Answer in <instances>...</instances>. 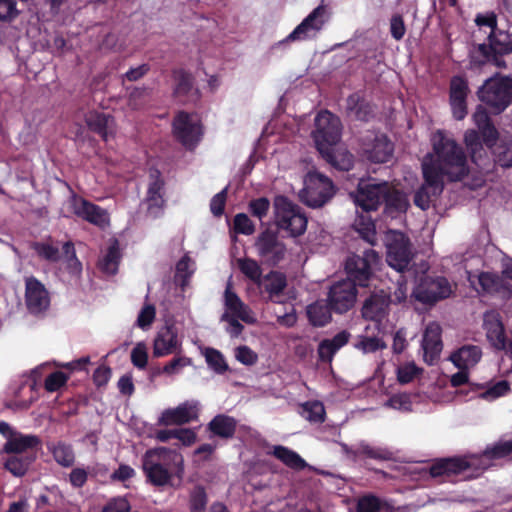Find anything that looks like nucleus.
<instances>
[{
    "mask_svg": "<svg viewBox=\"0 0 512 512\" xmlns=\"http://www.w3.org/2000/svg\"><path fill=\"white\" fill-rule=\"evenodd\" d=\"M432 142L436 159L422 163L424 181L413 199L414 204L424 211L442 194L445 177L451 182L461 181L469 172L466 153L454 139L438 130Z\"/></svg>",
    "mask_w": 512,
    "mask_h": 512,
    "instance_id": "nucleus-1",
    "label": "nucleus"
},
{
    "mask_svg": "<svg viewBox=\"0 0 512 512\" xmlns=\"http://www.w3.org/2000/svg\"><path fill=\"white\" fill-rule=\"evenodd\" d=\"M379 261L377 252L365 249L362 255L352 254L345 263L347 279L333 283L327 295L333 312L343 314L352 309L357 298V286L366 287L372 276V266Z\"/></svg>",
    "mask_w": 512,
    "mask_h": 512,
    "instance_id": "nucleus-2",
    "label": "nucleus"
},
{
    "mask_svg": "<svg viewBox=\"0 0 512 512\" xmlns=\"http://www.w3.org/2000/svg\"><path fill=\"white\" fill-rule=\"evenodd\" d=\"M488 466L480 455L454 456L437 459L429 473L432 478H441V482H452L459 475H463L464 480H471L478 478Z\"/></svg>",
    "mask_w": 512,
    "mask_h": 512,
    "instance_id": "nucleus-3",
    "label": "nucleus"
},
{
    "mask_svg": "<svg viewBox=\"0 0 512 512\" xmlns=\"http://www.w3.org/2000/svg\"><path fill=\"white\" fill-rule=\"evenodd\" d=\"M477 97L493 114H500L512 104V76L495 73L477 90Z\"/></svg>",
    "mask_w": 512,
    "mask_h": 512,
    "instance_id": "nucleus-4",
    "label": "nucleus"
},
{
    "mask_svg": "<svg viewBox=\"0 0 512 512\" xmlns=\"http://www.w3.org/2000/svg\"><path fill=\"white\" fill-rule=\"evenodd\" d=\"M336 190L329 177L318 171H309L304 178V187L299 197L308 207L320 208L334 197Z\"/></svg>",
    "mask_w": 512,
    "mask_h": 512,
    "instance_id": "nucleus-5",
    "label": "nucleus"
},
{
    "mask_svg": "<svg viewBox=\"0 0 512 512\" xmlns=\"http://www.w3.org/2000/svg\"><path fill=\"white\" fill-rule=\"evenodd\" d=\"M275 222L279 229L286 230L292 237H297L306 231L307 218L301 213L300 207L288 197L278 195L273 203Z\"/></svg>",
    "mask_w": 512,
    "mask_h": 512,
    "instance_id": "nucleus-6",
    "label": "nucleus"
},
{
    "mask_svg": "<svg viewBox=\"0 0 512 512\" xmlns=\"http://www.w3.org/2000/svg\"><path fill=\"white\" fill-rule=\"evenodd\" d=\"M342 124L338 116L328 110L320 111L315 118L313 138L319 153L334 147L341 138Z\"/></svg>",
    "mask_w": 512,
    "mask_h": 512,
    "instance_id": "nucleus-7",
    "label": "nucleus"
},
{
    "mask_svg": "<svg viewBox=\"0 0 512 512\" xmlns=\"http://www.w3.org/2000/svg\"><path fill=\"white\" fill-rule=\"evenodd\" d=\"M453 293L452 286L443 276H424L413 290L414 298L424 305H435Z\"/></svg>",
    "mask_w": 512,
    "mask_h": 512,
    "instance_id": "nucleus-8",
    "label": "nucleus"
},
{
    "mask_svg": "<svg viewBox=\"0 0 512 512\" xmlns=\"http://www.w3.org/2000/svg\"><path fill=\"white\" fill-rule=\"evenodd\" d=\"M172 131L175 139L188 150L194 149L203 135L200 121L186 111H180L175 115Z\"/></svg>",
    "mask_w": 512,
    "mask_h": 512,
    "instance_id": "nucleus-9",
    "label": "nucleus"
},
{
    "mask_svg": "<svg viewBox=\"0 0 512 512\" xmlns=\"http://www.w3.org/2000/svg\"><path fill=\"white\" fill-rule=\"evenodd\" d=\"M411 242L400 231H391L387 235V263L398 272L406 270L412 260Z\"/></svg>",
    "mask_w": 512,
    "mask_h": 512,
    "instance_id": "nucleus-10",
    "label": "nucleus"
},
{
    "mask_svg": "<svg viewBox=\"0 0 512 512\" xmlns=\"http://www.w3.org/2000/svg\"><path fill=\"white\" fill-rule=\"evenodd\" d=\"M258 256L268 265L276 266L286 256V245L279 240L278 231L265 229L255 241Z\"/></svg>",
    "mask_w": 512,
    "mask_h": 512,
    "instance_id": "nucleus-11",
    "label": "nucleus"
},
{
    "mask_svg": "<svg viewBox=\"0 0 512 512\" xmlns=\"http://www.w3.org/2000/svg\"><path fill=\"white\" fill-rule=\"evenodd\" d=\"M167 449L164 447L149 449L142 457V470L149 483L156 487H163L170 483L172 474L161 463V456Z\"/></svg>",
    "mask_w": 512,
    "mask_h": 512,
    "instance_id": "nucleus-12",
    "label": "nucleus"
},
{
    "mask_svg": "<svg viewBox=\"0 0 512 512\" xmlns=\"http://www.w3.org/2000/svg\"><path fill=\"white\" fill-rule=\"evenodd\" d=\"M388 183L360 182L355 194V203L363 211H375L387 196Z\"/></svg>",
    "mask_w": 512,
    "mask_h": 512,
    "instance_id": "nucleus-13",
    "label": "nucleus"
},
{
    "mask_svg": "<svg viewBox=\"0 0 512 512\" xmlns=\"http://www.w3.org/2000/svg\"><path fill=\"white\" fill-rule=\"evenodd\" d=\"M25 304L32 315H40L50 306V295L44 284L34 276L25 279Z\"/></svg>",
    "mask_w": 512,
    "mask_h": 512,
    "instance_id": "nucleus-14",
    "label": "nucleus"
},
{
    "mask_svg": "<svg viewBox=\"0 0 512 512\" xmlns=\"http://www.w3.org/2000/svg\"><path fill=\"white\" fill-rule=\"evenodd\" d=\"M468 93L469 86L464 77L455 75L450 79L449 104L453 117L458 121L463 120L468 114Z\"/></svg>",
    "mask_w": 512,
    "mask_h": 512,
    "instance_id": "nucleus-15",
    "label": "nucleus"
},
{
    "mask_svg": "<svg viewBox=\"0 0 512 512\" xmlns=\"http://www.w3.org/2000/svg\"><path fill=\"white\" fill-rule=\"evenodd\" d=\"M483 328L491 346L496 350H505L507 338L500 313L496 310L486 311L483 315Z\"/></svg>",
    "mask_w": 512,
    "mask_h": 512,
    "instance_id": "nucleus-16",
    "label": "nucleus"
},
{
    "mask_svg": "<svg viewBox=\"0 0 512 512\" xmlns=\"http://www.w3.org/2000/svg\"><path fill=\"white\" fill-rule=\"evenodd\" d=\"M198 418L195 404L188 401L179 404L175 408L165 409L158 420L161 426H181Z\"/></svg>",
    "mask_w": 512,
    "mask_h": 512,
    "instance_id": "nucleus-17",
    "label": "nucleus"
},
{
    "mask_svg": "<svg viewBox=\"0 0 512 512\" xmlns=\"http://www.w3.org/2000/svg\"><path fill=\"white\" fill-rule=\"evenodd\" d=\"M181 347L178 331L174 325L161 327L153 341V356L156 358L173 354Z\"/></svg>",
    "mask_w": 512,
    "mask_h": 512,
    "instance_id": "nucleus-18",
    "label": "nucleus"
},
{
    "mask_svg": "<svg viewBox=\"0 0 512 512\" xmlns=\"http://www.w3.org/2000/svg\"><path fill=\"white\" fill-rule=\"evenodd\" d=\"M175 79L174 97L182 104L195 103L200 98V93L194 87V78L191 73L184 69L173 71Z\"/></svg>",
    "mask_w": 512,
    "mask_h": 512,
    "instance_id": "nucleus-19",
    "label": "nucleus"
},
{
    "mask_svg": "<svg viewBox=\"0 0 512 512\" xmlns=\"http://www.w3.org/2000/svg\"><path fill=\"white\" fill-rule=\"evenodd\" d=\"M345 115L352 120L368 122L374 117V107L363 93L354 92L345 101Z\"/></svg>",
    "mask_w": 512,
    "mask_h": 512,
    "instance_id": "nucleus-20",
    "label": "nucleus"
},
{
    "mask_svg": "<svg viewBox=\"0 0 512 512\" xmlns=\"http://www.w3.org/2000/svg\"><path fill=\"white\" fill-rule=\"evenodd\" d=\"M393 300L384 291L371 294L361 309L363 318L375 322H381L388 315V308Z\"/></svg>",
    "mask_w": 512,
    "mask_h": 512,
    "instance_id": "nucleus-21",
    "label": "nucleus"
},
{
    "mask_svg": "<svg viewBox=\"0 0 512 512\" xmlns=\"http://www.w3.org/2000/svg\"><path fill=\"white\" fill-rule=\"evenodd\" d=\"M480 131L468 130L464 135V141L470 150L472 162L481 170H490V157L488 149L483 147Z\"/></svg>",
    "mask_w": 512,
    "mask_h": 512,
    "instance_id": "nucleus-22",
    "label": "nucleus"
},
{
    "mask_svg": "<svg viewBox=\"0 0 512 512\" xmlns=\"http://www.w3.org/2000/svg\"><path fill=\"white\" fill-rule=\"evenodd\" d=\"M441 327L436 323L427 325L422 339L425 361L432 364L440 356L443 349Z\"/></svg>",
    "mask_w": 512,
    "mask_h": 512,
    "instance_id": "nucleus-23",
    "label": "nucleus"
},
{
    "mask_svg": "<svg viewBox=\"0 0 512 512\" xmlns=\"http://www.w3.org/2000/svg\"><path fill=\"white\" fill-rule=\"evenodd\" d=\"M41 445V440L36 435H25L16 433L12 438L8 439L4 444L3 451L8 454L21 455H35L36 451Z\"/></svg>",
    "mask_w": 512,
    "mask_h": 512,
    "instance_id": "nucleus-24",
    "label": "nucleus"
},
{
    "mask_svg": "<svg viewBox=\"0 0 512 512\" xmlns=\"http://www.w3.org/2000/svg\"><path fill=\"white\" fill-rule=\"evenodd\" d=\"M366 158L373 163H386L393 155L394 145L385 135H375L372 142L364 147Z\"/></svg>",
    "mask_w": 512,
    "mask_h": 512,
    "instance_id": "nucleus-25",
    "label": "nucleus"
},
{
    "mask_svg": "<svg viewBox=\"0 0 512 512\" xmlns=\"http://www.w3.org/2000/svg\"><path fill=\"white\" fill-rule=\"evenodd\" d=\"M472 118L481 133L485 146L491 147L495 142H497L499 133L494 126L486 108L482 105H478L472 115Z\"/></svg>",
    "mask_w": 512,
    "mask_h": 512,
    "instance_id": "nucleus-26",
    "label": "nucleus"
},
{
    "mask_svg": "<svg viewBox=\"0 0 512 512\" xmlns=\"http://www.w3.org/2000/svg\"><path fill=\"white\" fill-rule=\"evenodd\" d=\"M224 305L226 312L230 315L239 317L241 321L247 324L255 323L256 319L251 315L250 308L232 290L230 283L227 285L224 292Z\"/></svg>",
    "mask_w": 512,
    "mask_h": 512,
    "instance_id": "nucleus-27",
    "label": "nucleus"
},
{
    "mask_svg": "<svg viewBox=\"0 0 512 512\" xmlns=\"http://www.w3.org/2000/svg\"><path fill=\"white\" fill-rule=\"evenodd\" d=\"M509 391V383L506 380H501L488 389H485L483 384L469 383V389H461L459 393L469 396V399L480 397L485 400H494L506 395Z\"/></svg>",
    "mask_w": 512,
    "mask_h": 512,
    "instance_id": "nucleus-28",
    "label": "nucleus"
},
{
    "mask_svg": "<svg viewBox=\"0 0 512 512\" xmlns=\"http://www.w3.org/2000/svg\"><path fill=\"white\" fill-rule=\"evenodd\" d=\"M482 358V350L477 345H463L450 355V361L459 370H468L474 367Z\"/></svg>",
    "mask_w": 512,
    "mask_h": 512,
    "instance_id": "nucleus-29",
    "label": "nucleus"
},
{
    "mask_svg": "<svg viewBox=\"0 0 512 512\" xmlns=\"http://www.w3.org/2000/svg\"><path fill=\"white\" fill-rule=\"evenodd\" d=\"M75 214L87 222L101 228L109 224V215L107 211L85 199H82L80 204L76 206Z\"/></svg>",
    "mask_w": 512,
    "mask_h": 512,
    "instance_id": "nucleus-30",
    "label": "nucleus"
},
{
    "mask_svg": "<svg viewBox=\"0 0 512 512\" xmlns=\"http://www.w3.org/2000/svg\"><path fill=\"white\" fill-rule=\"evenodd\" d=\"M150 183L147 190V203L148 208H158L161 209L164 206L165 200L163 198V188H164V180L161 177V172L152 168L149 172Z\"/></svg>",
    "mask_w": 512,
    "mask_h": 512,
    "instance_id": "nucleus-31",
    "label": "nucleus"
},
{
    "mask_svg": "<svg viewBox=\"0 0 512 512\" xmlns=\"http://www.w3.org/2000/svg\"><path fill=\"white\" fill-rule=\"evenodd\" d=\"M325 13L323 6L315 8L287 37V40H301L307 37L310 30H318L321 28L322 21L318 19Z\"/></svg>",
    "mask_w": 512,
    "mask_h": 512,
    "instance_id": "nucleus-32",
    "label": "nucleus"
},
{
    "mask_svg": "<svg viewBox=\"0 0 512 512\" xmlns=\"http://www.w3.org/2000/svg\"><path fill=\"white\" fill-rule=\"evenodd\" d=\"M237 428L235 418L225 415H216L207 425V429L214 435L222 439L233 438Z\"/></svg>",
    "mask_w": 512,
    "mask_h": 512,
    "instance_id": "nucleus-33",
    "label": "nucleus"
},
{
    "mask_svg": "<svg viewBox=\"0 0 512 512\" xmlns=\"http://www.w3.org/2000/svg\"><path fill=\"white\" fill-rule=\"evenodd\" d=\"M333 309L326 300H317L307 306V317L309 322L315 327H323L327 325L331 319Z\"/></svg>",
    "mask_w": 512,
    "mask_h": 512,
    "instance_id": "nucleus-34",
    "label": "nucleus"
},
{
    "mask_svg": "<svg viewBox=\"0 0 512 512\" xmlns=\"http://www.w3.org/2000/svg\"><path fill=\"white\" fill-rule=\"evenodd\" d=\"M264 278L266 281L264 289L269 295V300L280 303V297L287 286L286 276L281 272L271 271Z\"/></svg>",
    "mask_w": 512,
    "mask_h": 512,
    "instance_id": "nucleus-35",
    "label": "nucleus"
},
{
    "mask_svg": "<svg viewBox=\"0 0 512 512\" xmlns=\"http://www.w3.org/2000/svg\"><path fill=\"white\" fill-rule=\"evenodd\" d=\"M268 454L274 456L289 468L302 470L306 467L305 460L298 453L288 447L275 445L273 446L272 451L268 452Z\"/></svg>",
    "mask_w": 512,
    "mask_h": 512,
    "instance_id": "nucleus-36",
    "label": "nucleus"
},
{
    "mask_svg": "<svg viewBox=\"0 0 512 512\" xmlns=\"http://www.w3.org/2000/svg\"><path fill=\"white\" fill-rule=\"evenodd\" d=\"M488 62L493 63L499 68L506 67V62L494 53L491 42L479 44L471 56V63L476 66H483Z\"/></svg>",
    "mask_w": 512,
    "mask_h": 512,
    "instance_id": "nucleus-37",
    "label": "nucleus"
},
{
    "mask_svg": "<svg viewBox=\"0 0 512 512\" xmlns=\"http://www.w3.org/2000/svg\"><path fill=\"white\" fill-rule=\"evenodd\" d=\"M488 42H491L494 53L499 58L512 53V34L508 31L502 29L490 31Z\"/></svg>",
    "mask_w": 512,
    "mask_h": 512,
    "instance_id": "nucleus-38",
    "label": "nucleus"
},
{
    "mask_svg": "<svg viewBox=\"0 0 512 512\" xmlns=\"http://www.w3.org/2000/svg\"><path fill=\"white\" fill-rule=\"evenodd\" d=\"M113 118L109 114L97 111L90 112L85 117L88 128L98 134L104 141L108 140V128Z\"/></svg>",
    "mask_w": 512,
    "mask_h": 512,
    "instance_id": "nucleus-39",
    "label": "nucleus"
},
{
    "mask_svg": "<svg viewBox=\"0 0 512 512\" xmlns=\"http://www.w3.org/2000/svg\"><path fill=\"white\" fill-rule=\"evenodd\" d=\"M320 154L329 164L341 171H349L354 165V156L348 151H335L332 147Z\"/></svg>",
    "mask_w": 512,
    "mask_h": 512,
    "instance_id": "nucleus-40",
    "label": "nucleus"
},
{
    "mask_svg": "<svg viewBox=\"0 0 512 512\" xmlns=\"http://www.w3.org/2000/svg\"><path fill=\"white\" fill-rule=\"evenodd\" d=\"M48 449L53 455L54 460L62 467H71L75 463V453L71 444L58 441L48 445Z\"/></svg>",
    "mask_w": 512,
    "mask_h": 512,
    "instance_id": "nucleus-41",
    "label": "nucleus"
},
{
    "mask_svg": "<svg viewBox=\"0 0 512 512\" xmlns=\"http://www.w3.org/2000/svg\"><path fill=\"white\" fill-rule=\"evenodd\" d=\"M388 212L405 213L409 206V200L405 193L392 189L388 184L387 196L383 202Z\"/></svg>",
    "mask_w": 512,
    "mask_h": 512,
    "instance_id": "nucleus-42",
    "label": "nucleus"
},
{
    "mask_svg": "<svg viewBox=\"0 0 512 512\" xmlns=\"http://www.w3.org/2000/svg\"><path fill=\"white\" fill-rule=\"evenodd\" d=\"M300 415L312 423H323L326 418L325 407L318 400L306 401L300 405Z\"/></svg>",
    "mask_w": 512,
    "mask_h": 512,
    "instance_id": "nucleus-43",
    "label": "nucleus"
},
{
    "mask_svg": "<svg viewBox=\"0 0 512 512\" xmlns=\"http://www.w3.org/2000/svg\"><path fill=\"white\" fill-rule=\"evenodd\" d=\"M121 260V253L119 249L118 241L115 240L109 247L108 250L103 257V259L99 262L100 269L110 275H115L118 271V266Z\"/></svg>",
    "mask_w": 512,
    "mask_h": 512,
    "instance_id": "nucleus-44",
    "label": "nucleus"
},
{
    "mask_svg": "<svg viewBox=\"0 0 512 512\" xmlns=\"http://www.w3.org/2000/svg\"><path fill=\"white\" fill-rule=\"evenodd\" d=\"M35 458V455L22 456L13 454L7 458L4 467L14 476L21 477L26 474Z\"/></svg>",
    "mask_w": 512,
    "mask_h": 512,
    "instance_id": "nucleus-45",
    "label": "nucleus"
},
{
    "mask_svg": "<svg viewBox=\"0 0 512 512\" xmlns=\"http://www.w3.org/2000/svg\"><path fill=\"white\" fill-rule=\"evenodd\" d=\"M493 156V166L498 165L503 168L512 167V149L505 144H496L486 147ZM492 164L490 163V168Z\"/></svg>",
    "mask_w": 512,
    "mask_h": 512,
    "instance_id": "nucleus-46",
    "label": "nucleus"
},
{
    "mask_svg": "<svg viewBox=\"0 0 512 512\" xmlns=\"http://www.w3.org/2000/svg\"><path fill=\"white\" fill-rule=\"evenodd\" d=\"M238 266L241 273L247 278L257 285L261 284L262 269L256 260L251 258L240 259L238 260Z\"/></svg>",
    "mask_w": 512,
    "mask_h": 512,
    "instance_id": "nucleus-47",
    "label": "nucleus"
},
{
    "mask_svg": "<svg viewBox=\"0 0 512 512\" xmlns=\"http://www.w3.org/2000/svg\"><path fill=\"white\" fill-rule=\"evenodd\" d=\"M35 253L49 262H58L61 258L59 248L50 242H33L31 245Z\"/></svg>",
    "mask_w": 512,
    "mask_h": 512,
    "instance_id": "nucleus-48",
    "label": "nucleus"
},
{
    "mask_svg": "<svg viewBox=\"0 0 512 512\" xmlns=\"http://www.w3.org/2000/svg\"><path fill=\"white\" fill-rule=\"evenodd\" d=\"M353 346L364 354L374 353L386 348L385 342L376 336H359Z\"/></svg>",
    "mask_w": 512,
    "mask_h": 512,
    "instance_id": "nucleus-49",
    "label": "nucleus"
},
{
    "mask_svg": "<svg viewBox=\"0 0 512 512\" xmlns=\"http://www.w3.org/2000/svg\"><path fill=\"white\" fill-rule=\"evenodd\" d=\"M205 359L207 365L218 374H224L229 369L224 355L215 348L206 349Z\"/></svg>",
    "mask_w": 512,
    "mask_h": 512,
    "instance_id": "nucleus-50",
    "label": "nucleus"
},
{
    "mask_svg": "<svg viewBox=\"0 0 512 512\" xmlns=\"http://www.w3.org/2000/svg\"><path fill=\"white\" fill-rule=\"evenodd\" d=\"M208 498L205 488L201 485L195 486L190 493V512H206Z\"/></svg>",
    "mask_w": 512,
    "mask_h": 512,
    "instance_id": "nucleus-51",
    "label": "nucleus"
},
{
    "mask_svg": "<svg viewBox=\"0 0 512 512\" xmlns=\"http://www.w3.org/2000/svg\"><path fill=\"white\" fill-rule=\"evenodd\" d=\"M512 454V439L498 442L492 447H487L483 455L484 460H493L507 457Z\"/></svg>",
    "mask_w": 512,
    "mask_h": 512,
    "instance_id": "nucleus-52",
    "label": "nucleus"
},
{
    "mask_svg": "<svg viewBox=\"0 0 512 512\" xmlns=\"http://www.w3.org/2000/svg\"><path fill=\"white\" fill-rule=\"evenodd\" d=\"M478 281L483 291L490 294L500 292L503 287V281L499 276L489 272H482L479 275Z\"/></svg>",
    "mask_w": 512,
    "mask_h": 512,
    "instance_id": "nucleus-53",
    "label": "nucleus"
},
{
    "mask_svg": "<svg viewBox=\"0 0 512 512\" xmlns=\"http://www.w3.org/2000/svg\"><path fill=\"white\" fill-rule=\"evenodd\" d=\"M190 265L191 259L188 255H184L176 264L175 279L180 282L181 286H185L193 274Z\"/></svg>",
    "mask_w": 512,
    "mask_h": 512,
    "instance_id": "nucleus-54",
    "label": "nucleus"
},
{
    "mask_svg": "<svg viewBox=\"0 0 512 512\" xmlns=\"http://www.w3.org/2000/svg\"><path fill=\"white\" fill-rule=\"evenodd\" d=\"M69 376L62 371H54L50 373L44 382V388L48 392H56L61 387L65 386Z\"/></svg>",
    "mask_w": 512,
    "mask_h": 512,
    "instance_id": "nucleus-55",
    "label": "nucleus"
},
{
    "mask_svg": "<svg viewBox=\"0 0 512 512\" xmlns=\"http://www.w3.org/2000/svg\"><path fill=\"white\" fill-rule=\"evenodd\" d=\"M233 228L236 233L251 235L255 231V225L245 213H238L234 216Z\"/></svg>",
    "mask_w": 512,
    "mask_h": 512,
    "instance_id": "nucleus-56",
    "label": "nucleus"
},
{
    "mask_svg": "<svg viewBox=\"0 0 512 512\" xmlns=\"http://www.w3.org/2000/svg\"><path fill=\"white\" fill-rule=\"evenodd\" d=\"M20 14L17 0H0V22H11Z\"/></svg>",
    "mask_w": 512,
    "mask_h": 512,
    "instance_id": "nucleus-57",
    "label": "nucleus"
},
{
    "mask_svg": "<svg viewBox=\"0 0 512 512\" xmlns=\"http://www.w3.org/2000/svg\"><path fill=\"white\" fill-rule=\"evenodd\" d=\"M270 201L266 197L253 199L248 204L250 214L259 220H262L268 214Z\"/></svg>",
    "mask_w": 512,
    "mask_h": 512,
    "instance_id": "nucleus-58",
    "label": "nucleus"
},
{
    "mask_svg": "<svg viewBox=\"0 0 512 512\" xmlns=\"http://www.w3.org/2000/svg\"><path fill=\"white\" fill-rule=\"evenodd\" d=\"M235 358L238 362L246 366L255 365L258 361L257 353L247 345H241L235 349Z\"/></svg>",
    "mask_w": 512,
    "mask_h": 512,
    "instance_id": "nucleus-59",
    "label": "nucleus"
},
{
    "mask_svg": "<svg viewBox=\"0 0 512 512\" xmlns=\"http://www.w3.org/2000/svg\"><path fill=\"white\" fill-rule=\"evenodd\" d=\"M156 317V308L152 304H145L140 310L137 317V325L142 329H146L151 326Z\"/></svg>",
    "mask_w": 512,
    "mask_h": 512,
    "instance_id": "nucleus-60",
    "label": "nucleus"
},
{
    "mask_svg": "<svg viewBox=\"0 0 512 512\" xmlns=\"http://www.w3.org/2000/svg\"><path fill=\"white\" fill-rule=\"evenodd\" d=\"M131 362L138 369H144L148 362L147 348L144 343H137L131 351Z\"/></svg>",
    "mask_w": 512,
    "mask_h": 512,
    "instance_id": "nucleus-61",
    "label": "nucleus"
},
{
    "mask_svg": "<svg viewBox=\"0 0 512 512\" xmlns=\"http://www.w3.org/2000/svg\"><path fill=\"white\" fill-rule=\"evenodd\" d=\"M386 405L391 408H394V409L410 411L411 407H412V401H411V397L409 394L398 393V394L392 395L388 399Z\"/></svg>",
    "mask_w": 512,
    "mask_h": 512,
    "instance_id": "nucleus-62",
    "label": "nucleus"
},
{
    "mask_svg": "<svg viewBox=\"0 0 512 512\" xmlns=\"http://www.w3.org/2000/svg\"><path fill=\"white\" fill-rule=\"evenodd\" d=\"M191 364V358L186 356H177L164 365L162 372L167 375H173L178 373L182 368L190 366Z\"/></svg>",
    "mask_w": 512,
    "mask_h": 512,
    "instance_id": "nucleus-63",
    "label": "nucleus"
},
{
    "mask_svg": "<svg viewBox=\"0 0 512 512\" xmlns=\"http://www.w3.org/2000/svg\"><path fill=\"white\" fill-rule=\"evenodd\" d=\"M381 503L376 496L367 495L358 500L357 512H379Z\"/></svg>",
    "mask_w": 512,
    "mask_h": 512,
    "instance_id": "nucleus-64",
    "label": "nucleus"
}]
</instances>
